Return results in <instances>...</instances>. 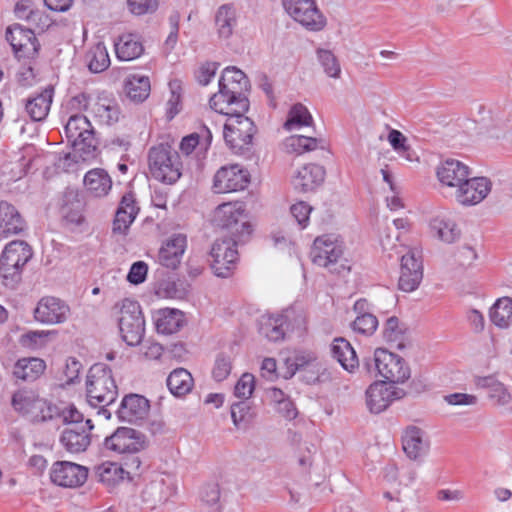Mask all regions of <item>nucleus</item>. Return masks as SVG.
Instances as JSON below:
<instances>
[{"label": "nucleus", "mask_w": 512, "mask_h": 512, "mask_svg": "<svg viewBox=\"0 0 512 512\" xmlns=\"http://www.w3.org/2000/svg\"><path fill=\"white\" fill-rule=\"evenodd\" d=\"M56 417H61L64 423L71 426L83 425V414L74 405L59 408V414Z\"/></svg>", "instance_id": "nucleus-59"}, {"label": "nucleus", "mask_w": 512, "mask_h": 512, "mask_svg": "<svg viewBox=\"0 0 512 512\" xmlns=\"http://www.w3.org/2000/svg\"><path fill=\"white\" fill-rule=\"evenodd\" d=\"M137 213L138 208L133 196L131 194L124 195L116 211L113 232L124 234L133 223Z\"/></svg>", "instance_id": "nucleus-35"}, {"label": "nucleus", "mask_w": 512, "mask_h": 512, "mask_svg": "<svg viewBox=\"0 0 512 512\" xmlns=\"http://www.w3.org/2000/svg\"><path fill=\"white\" fill-rule=\"evenodd\" d=\"M232 360L229 356L219 354L215 360L212 376L217 382L225 380L231 373Z\"/></svg>", "instance_id": "nucleus-55"}, {"label": "nucleus", "mask_w": 512, "mask_h": 512, "mask_svg": "<svg viewBox=\"0 0 512 512\" xmlns=\"http://www.w3.org/2000/svg\"><path fill=\"white\" fill-rule=\"evenodd\" d=\"M246 240H238L237 237L217 239L211 248V267L218 277H228L235 269L238 261L236 246Z\"/></svg>", "instance_id": "nucleus-12"}, {"label": "nucleus", "mask_w": 512, "mask_h": 512, "mask_svg": "<svg viewBox=\"0 0 512 512\" xmlns=\"http://www.w3.org/2000/svg\"><path fill=\"white\" fill-rule=\"evenodd\" d=\"M255 389V377L251 373H244L234 387V395L237 398L249 399Z\"/></svg>", "instance_id": "nucleus-54"}, {"label": "nucleus", "mask_w": 512, "mask_h": 512, "mask_svg": "<svg viewBox=\"0 0 512 512\" xmlns=\"http://www.w3.org/2000/svg\"><path fill=\"white\" fill-rule=\"evenodd\" d=\"M25 228V222L18 210L6 201H0V235L8 237L19 234Z\"/></svg>", "instance_id": "nucleus-33"}, {"label": "nucleus", "mask_w": 512, "mask_h": 512, "mask_svg": "<svg viewBox=\"0 0 512 512\" xmlns=\"http://www.w3.org/2000/svg\"><path fill=\"white\" fill-rule=\"evenodd\" d=\"M311 211L312 207L304 201L297 202L290 208L292 216L297 221L301 229L307 227Z\"/></svg>", "instance_id": "nucleus-57"}, {"label": "nucleus", "mask_w": 512, "mask_h": 512, "mask_svg": "<svg viewBox=\"0 0 512 512\" xmlns=\"http://www.w3.org/2000/svg\"><path fill=\"white\" fill-rule=\"evenodd\" d=\"M103 446L116 454H136L145 449L146 438L135 429L119 427L105 438Z\"/></svg>", "instance_id": "nucleus-16"}, {"label": "nucleus", "mask_w": 512, "mask_h": 512, "mask_svg": "<svg viewBox=\"0 0 512 512\" xmlns=\"http://www.w3.org/2000/svg\"><path fill=\"white\" fill-rule=\"evenodd\" d=\"M250 183L247 169L238 164L220 167L214 177L212 190L217 194L232 193L244 190Z\"/></svg>", "instance_id": "nucleus-15"}, {"label": "nucleus", "mask_w": 512, "mask_h": 512, "mask_svg": "<svg viewBox=\"0 0 512 512\" xmlns=\"http://www.w3.org/2000/svg\"><path fill=\"white\" fill-rule=\"evenodd\" d=\"M286 12L309 31H321L326 18L318 9L315 0H283Z\"/></svg>", "instance_id": "nucleus-14"}, {"label": "nucleus", "mask_w": 512, "mask_h": 512, "mask_svg": "<svg viewBox=\"0 0 512 512\" xmlns=\"http://www.w3.org/2000/svg\"><path fill=\"white\" fill-rule=\"evenodd\" d=\"M372 364L378 374L387 380V383L393 385L403 383L410 377V368L404 359L386 349L375 350L371 363H367L369 370Z\"/></svg>", "instance_id": "nucleus-11"}, {"label": "nucleus", "mask_w": 512, "mask_h": 512, "mask_svg": "<svg viewBox=\"0 0 512 512\" xmlns=\"http://www.w3.org/2000/svg\"><path fill=\"white\" fill-rule=\"evenodd\" d=\"M405 395L403 389L387 382H375L366 391V402L372 413H381L389 405Z\"/></svg>", "instance_id": "nucleus-19"}, {"label": "nucleus", "mask_w": 512, "mask_h": 512, "mask_svg": "<svg viewBox=\"0 0 512 512\" xmlns=\"http://www.w3.org/2000/svg\"><path fill=\"white\" fill-rule=\"evenodd\" d=\"M312 123L313 118L307 107L301 103H297L290 108L287 119L284 123V128L287 131H293L302 127L310 126Z\"/></svg>", "instance_id": "nucleus-46"}, {"label": "nucleus", "mask_w": 512, "mask_h": 512, "mask_svg": "<svg viewBox=\"0 0 512 512\" xmlns=\"http://www.w3.org/2000/svg\"><path fill=\"white\" fill-rule=\"evenodd\" d=\"M86 389L88 402L93 406L110 405L118 395L112 371L103 363H96L89 369Z\"/></svg>", "instance_id": "nucleus-4"}, {"label": "nucleus", "mask_w": 512, "mask_h": 512, "mask_svg": "<svg viewBox=\"0 0 512 512\" xmlns=\"http://www.w3.org/2000/svg\"><path fill=\"white\" fill-rule=\"evenodd\" d=\"M331 352L333 357L348 372H353L358 367L356 352L346 339H334L331 345Z\"/></svg>", "instance_id": "nucleus-38"}, {"label": "nucleus", "mask_w": 512, "mask_h": 512, "mask_svg": "<svg viewBox=\"0 0 512 512\" xmlns=\"http://www.w3.org/2000/svg\"><path fill=\"white\" fill-rule=\"evenodd\" d=\"M377 327L378 319L372 313L357 315L352 323L353 330L365 336H371L376 331Z\"/></svg>", "instance_id": "nucleus-53"}, {"label": "nucleus", "mask_w": 512, "mask_h": 512, "mask_svg": "<svg viewBox=\"0 0 512 512\" xmlns=\"http://www.w3.org/2000/svg\"><path fill=\"white\" fill-rule=\"evenodd\" d=\"M13 408L32 422H44L56 418L59 407L40 398L33 390H18L12 397Z\"/></svg>", "instance_id": "nucleus-7"}, {"label": "nucleus", "mask_w": 512, "mask_h": 512, "mask_svg": "<svg viewBox=\"0 0 512 512\" xmlns=\"http://www.w3.org/2000/svg\"><path fill=\"white\" fill-rule=\"evenodd\" d=\"M148 165L152 177L166 184H174L182 174L180 157L168 144L150 148Z\"/></svg>", "instance_id": "nucleus-5"}, {"label": "nucleus", "mask_w": 512, "mask_h": 512, "mask_svg": "<svg viewBox=\"0 0 512 512\" xmlns=\"http://www.w3.org/2000/svg\"><path fill=\"white\" fill-rule=\"evenodd\" d=\"M45 369L46 364L40 358H21L15 363L13 374L17 379H21L23 381H34L44 373Z\"/></svg>", "instance_id": "nucleus-37"}, {"label": "nucleus", "mask_w": 512, "mask_h": 512, "mask_svg": "<svg viewBox=\"0 0 512 512\" xmlns=\"http://www.w3.org/2000/svg\"><path fill=\"white\" fill-rule=\"evenodd\" d=\"M491 322L499 328H507L512 324V298L502 297L490 308Z\"/></svg>", "instance_id": "nucleus-41"}, {"label": "nucleus", "mask_w": 512, "mask_h": 512, "mask_svg": "<svg viewBox=\"0 0 512 512\" xmlns=\"http://www.w3.org/2000/svg\"><path fill=\"white\" fill-rule=\"evenodd\" d=\"M187 247V238L183 234H174L168 238L158 252L159 263L167 268L176 269Z\"/></svg>", "instance_id": "nucleus-27"}, {"label": "nucleus", "mask_w": 512, "mask_h": 512, "mask_svg": "<svg viewBox=\"0 0 512 512\" xmlns=\"http://www.w3.org/2000/svg\"><path fill=\"white\" fill-rule=\"evenodd\" d=\"M343 254V241L335 234L316 237L310 250L311 261L319 267L328 269L337 264Z\"/></svg>", "instance_id": "nucleus-13"}, {"label": "nucleus", "mask_w": 512, "mask_h": 512, "mask_svg": "<svg viewBox=\"0 0 512 512\" xmlns=\"http://www.w3.org/2000/svg\"><path fill=\"white\" fill-rule=\"evenodd\" d=\"M118 325L122 339L129 346L140 344L145 332V321L137 301L124 299L118 304Z\"/></svg>", "instance_id": "nucleus-8"}, {"label": "nucleus", "mask_w": 512, "mask_h": 512, "mask_svg": "<svg viewBox=\"0 0 512 512\" xmlns=\"http://www.w3.org/2000/svg\"><path fill=\"white\" fill-rule=\"evenodd\" d=\"M388 141L393 149L401 156L411 161L412 157L407 146V138L398 130L392 129L388 134Z\"/></svg>", "instance_id": "nucleus-56"}, {"label": "nucleus", "mask_w": 512, "mask_h": 512, "mask_svg": "<svg viewBox=\"0 0 512 512\" xmlns=\"http://www.w3.org/2000/svg\"><path fill=\"white\" fill-rule=\"evenodd\" d=\"M151 84L147 76L134 74L125 83L127 96L135 102L144 101L150 94Z\"/></svg>", "instance_id": "nucleus-42"}, {"label": "nucleus", "mask_w": 512, "mask_h": 512, "mask_svg": "<svg viewBox=\"0 0 512 512\" xmlns=\"http://www.w3.org/2000/svg\"><path fill=\"white\" fill-rule=\"evenodd\" d=\"M6 40L19 57H33L38 51V43L34 32L19 24L7 28Z\"/></svg>", "instance_id": "nucleus-24"}, {"label": "nucleus", "mask_w": 512, "mask_h": 512, "mask_svg": "<svg viewBox=\"0 0 512 512\" xmlns=\"http://www.w3.org/2000/svg\"><path fill=\"white\" fill-rule=\"evenodd\" d=\"M217 70L218 64L216 62H207L203 64L196 74L198 83L202 86L208 85L215 77Z\"/></svg>", "instance_id": "nucleus-61"}, {"label": "nucleus", "mask_w": 512, "mask_h": 512, "mask_svg": "<svg viewBox=\"0 0 512 512\" xmlns=\"http://www.w3.org/2000/svg\"><path fill=\"white\" fill-rule=\"evenodd\" d=\"M477 385L488 389L489 398L497 405H506L511 400V395L506 387L494 377L488 376L478 379Z\"/></svg>", "instance_id": "nucleus-44"}, {"label": "nucleus", "mask_w": 512, "mask_h": 512, "mask_svg": "<svg viewBox=\"0 0 512 512\" xmlns=\"http://www.w3.org/2000/svg\"><path fill=\"white\" fill-rule=\"evenodd\" d=\"M149 409V401L144 396L130 394L122 399L117 414L122 421L136 423L147 417Z\"/></svg>", "instance_id": "nucleus-28"}, {"label": "nucleus", "mask_w": 512, "mask_h": 512, "mask_svg": "<svg viewBox=\"0 0 512 512\" xmlns=\"http://www.w3.org/2000/svg\"><path fill=\"white\" fill-rule=\"evenodd\" d=\"M398 240L399 236H396L395 241H393L390 235H386L381 237V246L389 258L396 256L397 260H401L399 289L404 292H412L417 289L423 278L422 263L414 250L397 244Z\"/></svg>", "instance_id": "nucleus-2"}, {"label": "nucleus", "mask_w": 512, "mask_h": 512, "mask_svg": "<svg viewBox=\"0 0 512 512\" xmlns=\"http://www.w3.org/2000/svg\"><path fill=\"white\" fill-rule=\"evenodd\" d=\"M175 492V485L171 478L155 475L146 483L141 491L142 501L150 508L166 502Z\"/></svg>", "instance_id": "nucleus-23"}, {"label": "nucleus", "mask_w": 512, "mask_h": 512, "mask_svg": "<svg viewBox=\"0 0 512 512\" xmlns=\"http://www.w3.org/2000/svg\"><path fill=\"white\" fill-rule=\"evenodd\" d=\"M215 25L219 37L224 39L229 38L236 25L235 8L229 4L220 6L215 15Z\"/></svg>", "instance_id": "nucleus-43"}, {"label": "nucleus", "mask_w": 512, "mask_h": 512, "mask_svg": "<svg viewBox=\"0 0 512 512\" xmlns=\"http://www.w3.org/2000/svg\"><path fill=\"white\" fill-rule=\"evenodd\" d=\"M316 54L325 74L334 79L340 78L341 67L334 53L331 50L318 48Z\"/></svg>", "instance_id": "nucleus-51"}, {"label": "nucleus", "mask_w": 512, "mask_h": 512, "mask_svg": "<svg viewBox=\"0 0 512 512\" xmlns=\"http://www.w3.org/2000/svg\"><path fill=\"white\" fill-rule=\"evenodd\" d=\"M129 11L135 15H144L154 12L158 7V0H126Z\"/></svg>", "instance_id": "nucleus-58"}, {"label": "nucleus", "mask_w": 512, "mask_h": 512, "mask_svg": "<svg viewBox=\"0 0 512 512\" xmlns=\"http://www.w3.org/2000/svg\"><path fill=\"white\" fill-rule=\"evenodd\" d=\"M99 481L106 486H114L121 482L125 476V469L115 462H104L95 468Z\"/></svg>", "instance_id": "nucleus-45"}, {"label": "nucleus", "mask_w": 512, "mask_h": 512, "mask_svg": "<svg viewBox=\"0 0 512 512\" xmlns=\"http://www.w3.org/2000/svg\"><path fill=\"white\" fill-rule=\"evenodd\" d=\"M157 332L173 334L178 332L185 323L184 314L178 309L164 308L153 315Z\"/></svg>", "instance_id": "nucleus-34"}, {"label": "nucleus", "mask_w": 512, "mask_h": 512, "mask_svg": "<svg viewBox=\"0 0 512 512\" xmlns=\"http://www.w3.org/2000/svg\"><path fill=\"white\" fill-rule=\"evenodd\" d=\"M32 251L24 241H12L5 246L0 258V274L5 279H14L30 260Z\"/></svg>", "instance_id": "nucleus-17"}, {"label": "nucleus", "mask_w": 512, "mask_h": 512, "mask_svg": "<svg viewBox=\"0 0 512 512\" xmlns=\"http://www.w3.org/2000/svg\"><path fill=\"white\" fill-rule=\"evenodd\" d=\"M15 14L18 18L26 19L31 23L41 20L42 17V12L33 10L29 1L18 2L15 6Z\"/></svg>", "instance_id": "nucleus-60"}, {"label": "nucleus", "mask_w": 512, "mask_h": 512, "mask_svg": "<svg viewBox=\"0 0 512 512\" xmlns=\"http://www.w3.org/2000/svg\"><path fill=\"white\" fill-rule=\"evenodd\" d=\"M444 400L449 405L454 406H469L477 403V397L472 394L466 393H453L444 396Z\"/></svg>", "instance_id": "nucleus-64"}, {"label": "nucleus", "mask_w": 512, "mask_h": 512, "mask_svg": "<svg viewBox=\"0 0 512 512\" xmlns=\"http://www.w3.org/2000/svg\"><path fill=\"white\" fill-rule=\"evenodd\" d=\"M93 425L87 419L84 425L67 427L61 434L60 442L70 453L85 451L91 443L90 431Z\"/></svg>", "instance_id": "nucleus-25"}, {"label": "nucleus", "mask_w": 512, "mask_h": 512, "mask_svg": "<svg viewBox=\"0 0 512 512\" xmlns=\"http://www.w3.org/2000/svg\"><path fill=\"white\" fill-rule=\"evenodd\" d=\"M170 86V98L167 101L168 105V113L170 118H173L179 112V104H180V85L177 81H172L169 83Z\"/></svg>", "instance_id": "nucleus-63"}, {"label": "nucleus", "mask_w": 512, "mask_h": 512, "mask_svg": "<svg viewBox=\"0 0 512 512\" xmlns=\"http://www.w3.org/2000/svg\"><path fill=\"white\" fill-rule=\"evenodd\" d=\"M87 476L88 469L86 467L69 461L54 463L50 472L53 483L69 488L83 485Z\"/></svg>", "instance_id": "nucleus-21"}, {"label": "nucleus", "mask_w": 512, "mask_h": 512, "mask_svg": "<svg viewBox=\"0 0 512 512\" xmlns=\"http://www.w3.org/2000/svg\"><path fill=\"white\" fill-rule=\"evenodd\" d=\"M402 446L406 455L416 460L428 452L429 441L420 428L409 427L402 437Z\"/></svg>", "instance_id": "nucleus-30"}, {"label": "nucleus", "mask_w": 512, "mask_h": 512, "mask_svg": "<svg viewBox=\"0 0 512 512\" xmlns=\"http://www.w3.org/2000/svg\"><path fill=\"white\" fill-rule=\"evenodd\" d=\"M215 224L229 232L230 237L247 240L252 233L245 205L242 202L220 204L214 211Z\"/></svg>", "instance_id": "nucleus-6"}, {"label": "nucleus", "mask_w": 512, "mask_h": 512, "mask_svg": "<svg viewBox=\"0 0 512 512\" xmlns=\"http://www.w3.org/2000/svg\"><path fill=\"white\" fill-rule=\"evenodd\" d=\"M320 143L321 140L315 137L293 135L286 138L284 146L287 152L300 155L317 149Z\"/></svg>", "instance_id": "nucleus-49"}, {"label": "nucleus", "mask_w": 512, "mask_h": 512, "mask_svg": "<svg viewBox=\"0 0 512 512\" xmlns=\"http://www.w3.org/2000/svg\"><path fill=\"white\" fill-rule=\"evenodd\" d=\"M435 237L446 243H453L460 237V229L454 220L448 217H435L430 222Z\"/></svg>", "instance_id": "nucleus-39"}, {"label": "nucleus", "mask_w": 512, "mask_h": 512, "mask_svg": "<svg viewBox=\"0 0 512 512\" xmlns=\"http://www.w3.org/2000/svg\"><path fill=\"white\" fill-rule=\"evenodd\" d=\"M70 315V307L63 300L53 297H42L33 311L34 319L45 325L62 324Z\"/></svg>", "instance_id": "nucleus-18"}, {"label": "nucleus", "mask_w": 512, "mask_h": 512, "mask_svg": "<svg viewBox=\"0 0 512 512\" xmlns=\"http://www.w3.org/2000/svg\"><path fill=\"white\" fill-rule=\"evenodd\" d=\"M194 380L190 372L184 368L173 370L167 378V387L176 397H183L191 392Z\"/></svg>", "instance_id": "nucleus-40"}, {"label": "nucleus", "mask_w": 512, "mask_h": 512, "mask_svg": "<svg viewBox=\"0 0 512 512\" xmlns=\"http://www.w3.org/2000/svg\"><path fill=\"white\" fill-rule=\"evenodd\" d=\"M471 174L470 167L456 159L441 162L436 171L441 186L451 189L452 194Z\"/></svg>", "instance_id": "nucleus-22"}, {"label": "nucleus", "mask_w": 512, "mask_h": 512, "mask_svg": "<svg viewBox=\"0 0 512 512\" xmlns=\"http://www.w3.org/2000/svg\"><path fill=\"white\" fill-rule=\"evenodd\" d=\"M230 410L232 422L237 429L247 426L255 418V411L246 400L233 403Z\"/></svg>", "instance_id": "nucleus-50"}, {"label": "nucleus", "mask_w": 512, "mask_h": 512, "mask_svg": "<svg viewBox=\"0 0 512 512\" xmlns=\"http://www.w3.org/2000/svg\"><path fill=\"white\" fill-rule=\"evenodd\" d=\"M53 95L54 88L49 85L40 93L28 98L25 104V109L33 121H42L47 117L51 108Z\"/></svg>", "instance_id": "nucleus-32"}, {"label": "nucleus", "mask_w": 512, "mask_h": 512, "mask_svg": "<svg viewBox=\"0 0 512 512\" xmlns=\"http://www.w3.org/2000/svg\"><path fill=\"white\" fill-rule=\"evenodd\" d=\"M304 317L294 309H286L281 314L263 315L259 320V332L269 341L278 342L285 338L289 330L301 328Z\"/></svg>", "instance_id": "nucleus-10"}, {"label": "nucleus", "mask_w": 512, "mask_h": 512, "mask_svg": "<svg viewBox=\"0 0 512 512\" xmlns=\"http://www.w3.org/2000/svg\"><path fill=\"white\" fill-rule=\"evenodd\" d=\"M148 266L143 261H138L132 264L127 279L132 284H140L146 279Z\"/></svg>", "instance_id": "nucleus-62"}, {"label": "nucleus", "mask_w": 512, "mask_h": 512, "mask_svg": "<svg viewBox=\"0 0 512 512\" xmlns=\"http://www.w3.org/2000/svg\"><path fill=\"white\" fill-rule=\"evenodd\" d=\"M115 53L121 61H132L144 52L141 36L136 33H124L114 43Z\"/></svg>", "instance_id": "nucleus-31"}, {"label": "nucleus", "mask_w": 512, "mask_h": 512, "mask_svg": "<svg viewBox=\"0 0 512 512\" xmlns=\"http://www.w3.org/2000/svg\"><path fill=\"white\" fill-rule=\"evenodd\" d=\"M325 169L318 164H306L297 170L292 178L295 190L299 192H311L318 188L325 179Z\"/></svg>", "instance_id": "nucleus-26"}, {"label": "nucleus", "mask_w": 512, "mask_h": 512, "mask_svg": "<svg viewBox=\"0 0 512 512\" xmlns=\"http://www.w3.org/2000/svg\"><path fill=\"white\" fill-rule=\"evenodd\" d=\"M492 183L487 177L469 176L462 185L455 190L453 196L462 206H474L482 202L490 193Z\"/></svg>", "instance_id": "nucleus-20"}, {"label": "nucleus", "mask_w": 512, "mask_h": 512, "mask_svg": "<svg viewBox=\"0 0 512 512\" xmlns=\"http://www.w3.org/2000/svg\"><path fill=\"white\" fill-rule=\"evenodd\" d=\"M72 103L83 104L85 109L90 106L91 113L99 119L101 123L110 125L118 120L119 109L113 100L107 98H99L92 104H89L84 94L74 97Z\"/></svg>", "instance_id": "nucleus-29"}, {"label": "nucleus", "mask_w": 512, "mask_h": 512, "mask_svg": "<svg viewBox=\"0 0 512 512\" xmlns=\"http://www.w3.org/2000/svg\"><path fill=\"white\" fill-rule=\"evenodd\" d=\"M383 337L387 342L395 344L400 349L405 347L403 343L404 330L397 317L393 316L387 319L384 324Z\"/></svg>", "instance_id": "nucleus-52"}, {"label": "nucleus", "mask_w": 512, "mask_h": 512, "mask_svg": "<svg viewBox=\"0 0 512 512\" xmlns=\"http://www.w3.org/2000/svg\"><path fill=\"white\" fill-rule=\"evenodd\" d=\"M88 68L93 73H100L106 70L110 65V57L106 46L103 43H97L89 49L86 54Z\"/></svg>", "instance_id": "nucleus-47"}, {"label": "nucleus", "mask_w": 512, "mask_h": 512, "mask_svg": "<svg viewBox=\"0 0 512 512\" xmlns=\"http://www.w3.org/2000/svg\"><path fill=\"white\" fill-rule=\"evenodd\" d=\"M211 141V131L206 126H203L201 129V133L195 132L185 136L181 140L179 148L183 154L189 155L197 146H202L204 149H207L208 146L211 144Z\"/></svg>", "instance_id": "nucleus-48"}, {"label": "nucleus", "mask_w": 512, "mask_h": 512, "mask_svg": "<svg viewBox=\"0 0 512 512\" xmlns=\"http://www.w3.org/2000/svg\"><path fill=\"white\" fill-rule=\"evenodd\" d=\"M248 78L236 67H226L219 79V90L209 100V105L215 112L231 111L247 112L249 100L243 94L248 87Z\"/></svg>", "instance_id": "nucleus-1"}, {"label": "nucleus", "mask_w": 512, "mask_h": 512, "mask_svg": "<svg viewBox=\"0 0 512 512\" xmlns=\"http://www.w3.org/2000/svg\"><path fill=\"white\" fill-rule=\"evenodd\" d=\"M65 134L74 152L80 153L83 160L93 155L97 141L94 129L85 115H71L65 125Z\"/></svg>", "instance_id": "nucleus-9"}, {"label": "nucleus", "mask_w": 512, "mask_h": 512, "mask_svg": "<svg viewBox=\"0 0 512 512\" xmlns=\"http://www.w3.org/2000/svg\"><path fill=\"white\" fill-rule=\"evenodd\" d=\"M84 185L92 196L103 197L111 190L112 180L104 169L95 168L85 174Z\"/></svg>", "instance_id": "nucleus-36"}, {"label": "nucleus", "mask_w": 512, "mask_h": 512, "mask_svg": "<svg viewBox=\"0 0 512 512\" xmlns=\"http://www.w3.org/2000/svg\"><path fill=\"white\" fill-rule=\"evenodd\" d=\"M219 112L227 116L224 124L223 137L234 154L245 155L251 151L253 147V138L257 132L254 122L246 117V112L234 111Z\"/></svg>", "instance_id": "nucleus-3"}]
</instances>
